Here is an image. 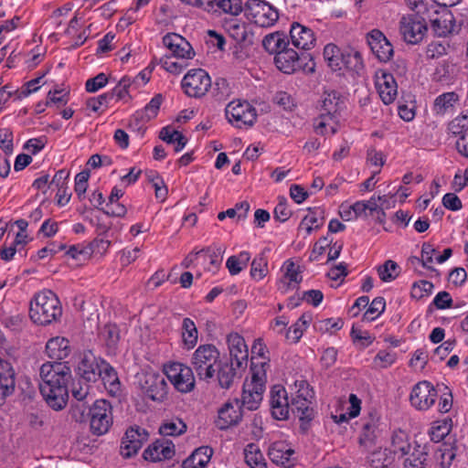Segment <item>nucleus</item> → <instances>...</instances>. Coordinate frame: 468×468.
Listing matches in <instances>:
<instances>
[{
  "instance_id": "1",
  "label": "nucleus",
  "mask_w": 468,
  "mask_h": 468,
  "mask_svg": "<svg viewBox=\"0 0 468 468\" xmlns=\"http://www.w3.org/2000/svg\"><path fill=\"white\" fill-rule=\"evenodd\" d=\"M39 390L47 404L55 410L67 405L70 367L66 363H45L39 369Z\"/></svg>"
},
{
  "instance_id": "2",
  "label": "nucleus",
  "mask_w": 468,
  "mask_h": 468,
  "mask_svg": "<svg viewBox=\"0 0 468 468\" xmlns=\"http://www.w3.org/2000/svg\"><path fill=\"white\" fill-rule=\"evenodd\" d=\"M62 314L60 302L51 291L37 292L30 302L29 316L37 324L48 325Z\"/></svg>"
},
{
  "instance_id": "3",
  "label": "nucleus",
  "mask_w": 468,
  "mask_h": 468,
  "mask_svg": "<svg viewBox=\"0 0 468 468\" xmlns=\"http://www.w3.org/2000/svg\"><path fill=\"white\" fill-rule=\"evenodd\" d=\"M266 365V361H261V368H259L258 366L252 362L251 380L244 383L242 396L239 399L242 408L249 410H255L260 407L265 390L266 373L264 367Z\"/></svg>"
},
{
  "instance_id": "4",
  "label": "nucleus",
  "mask_w": 468,
  "mask_h": 468,
  "mask_svg": "<svg viewBox=\"0 0 468 468\" xmlns=\"http://www.w3.org/2000/svg\"><path fill=\"white\" fill-rule=\"evenodd\" d=\"M314 393L304 379L295 380L293 391L291 394V408L303 423H308L314 417L312 400Z\"/></svg>"
},
{
  "instance_id": "5",
  "label": "nucleus",
  "mask_w": 468,
  "mask_h": 468,
  "mask_svg": "<svg viewBox=\"0 0 468 468\" xmlns=\"http://www.w3.org/2000/svg\"><path fill=\"white\" fill-rule=\"evenodd\" d=\"M274 64L280 71L285 74H293L299 70L314 73L315 70V63L312 55L308 52L297 51L292 48L279 54L278 57H274Z\"/></svg>"
},
{
  "instance_id": "6",
  "label": "nucleus",
  "mask_w": 468,
  "mask_h": 468,
  "mask_svg": "<svg viewBox=\"0 0 468 468\" xmlns=\"http://www.w3.org/2000/svg\"><path fill=\"white\" fill-rule=\"evenodd\" d=\"M219 351L211 344L199 346L191 359L192 369L202 380H207L216 373L215 365L219 360Z\"/></svg>"
},
{
  "instance_id": "7",
  "label": "nucleus",
  "mask_w": 468,
  "mask_h": 468,
  "mask_svg": "<svg viewBox=\"0 0 468 468\" xmlns=\"http://www.w3.org/2000/svg\"><path fill=\"white\" fill-rule=\"evenodd\" d=\"M90 429L92 434H106L113 423L112 406L106 399H97L90 407Z\"/></svg>"
},
{
  "instance_id": "8",
  "label": "nucleus",
  "mask_w": 468,
  "mask_h": 468,
  "mask_svg": "<svg viewBox=\"0 0 468 468\" xmlns=\"http://www.w3.org/2000/svg\"><path fill=\"white\" fill-rule=\"evenodd\" d=\"M245 16L261 27H269L278 20V11L264 0H248L244 4Z\"/></svg>"
},
{
  "instance_id": "9",
  "label": "nucleus",
  "mask_w": 468,
  "mask_h": 468,
  "mask_svg": "<svg viewBox=\"0 0 468 468\" xmlns=\"http://www.w3.org/2000/svg\"><path fill=\"white\" fill-rule=\"evenodd\" d=\"M225 114L228 121L237 128H247L256 121V110L248 101H233L229 102Z\"/></svg>"
},
{
  "instance_id": "10",
  "label": "nucleus",
  "mask_w": 468,
  "mask_h": 468,
  "mask_svg": "<svg viewBox=\"0 0 468 468\" xmlns=\"http://www.w3.org/2000/svg\"><path fill=\"white\" fill-rule=\"evenodd\" d=\"M165 373L177 391L188 393L194 389L195 377L192 367L174 362L165 366Z\"/></svg>"
},
{
  "instance_id": "11",
  "label": "nucleus",
  "mask_w": 468,
  "mask_h": 468,
  "mask_svg": "<svg viewBox=\"0 0 468 468\" xmlns=\"http://www.w3.org/2000/svg\"><path fill=\"white\" fill-rule=\"evenodd\" d=\"M185 93L193 98H201L211 88V79L202 69L189 70L181 82Z\"/></svg>"
},
{
  "instance_id": "12",
  "label": "nucleus",
  "mask_w": 468,
  "mask_h": 468,
  "mask_svg": "<svg viewBox=\"0 0 468 468\" xmlns=\"http://www.w3.org/2000/svg\"><path fill=\"white\" fill-rule=\"evenodd\" d=\"M139 385L144 396L153 401L162 402L167 396V383L158 373L143 374Z\"/></svg>"
},
{
  "instance_id": "13",
  "label": "nucleus",
  "mask_w": 468,
  "mask_h": 468,
  "mask_svg": "<svg viewBox=\"0 0 468 468\" xmlns=\"http://www.w3.org/2000/svg\"><path fill=\"white\" fill-rule=\"evenodd\" d=\"M427 31L425 17L415 15L403 16L399 21V33L408 44L420 42Z\"/></svg>"
},
{
  "instance_id": "14",
  "label": "nucleus",
  "mask_w": 468,
  "mask_h": 468,
  "mask_svg": "<svg viewBox=\"0 0 468 468\" xmlns=\"http://www.w3.org/2000/svg\"><path fill=\"white\" fill-rule=\"evenodd\" d=\"M149 433L139 426L128 429L122 440L120 453L123 458H131L142 448L148 439Z\"/></svg>"
},
{
  "instance_id": "15",
  "label": "nucleus",
  "mask_w": 468,
  "mask_h": 468,
  "mask_svg": "<svg viewBox=\"0 0 468 468\" xmlns=\"http://www.w3.org/2000/svg\"><path fill=\"white\" fill-rule=\"evenodd\" d=\"M437 396V390L429 381H420L413 387L410 400L417 410H427L435 403Z\"/></svg>"
},
{
  "instance_id": "16",
  "label": "nucleus",
  "mask_w": 468,
  "mask_h": 468,
  "mask_svg": "<svg viewBox=\"0 0 468 468\" xmlns=\"http://www.w3.org/2000/svg\"><path fill=\"white\" fill-rule=\"evenodd\" d=\"M270 406L271 416L278 420L289 419L291 400L289 401L286 389L281 385H275L271 388L270 393Z\"/></svg>"
},
{
  "instance_id": "17",
  "label": "nucleus",
  "mask_w": 468,
  "mask_h": 468,
  "mask_svg": "<svg viewBox=\"0 0 468 468\" xmlns=\"http://www.w3.org/2000/svg\"><path fill=\"white\" fill-rule=\"evenodd\" d=\"M101 360L90 350L83 352L80 356L76 374L85 382H95L100 378Z\"/></svg>"
},
{
  "instance_id": "18",
  "label": "nucleus",
  "mask_w": 468,
  "mask_h": 468,
  "mask_svg": "<svg viewBox=\"0 0 468 468\" xmlns=\"http://www.w3.org/2000/svg\"><path fill=\"white\" fill-rule=\"evenodd\" d=\"M242 409L239 399H229L224 403L218 411V428L226 430L238 425L242 420Z\"/></svg>"
},
{
  "instance_id": "19",
  "label": "nucleus",
  "mask_w": 468,
  "mask_h": 468,
  "mask_svg": "<svg viewBox=\"0 0 468 468\" xmlns=\"http://www.w3.org/2000/svg\"><path fill=\"white\" fill-rule=\"evenodd\" d=\"M367 41L371 51L381 62L389 61L394 54L392 44L378 29H373L367 35Z\"/></svg>"
},
{
  "instance_id": "20",
  "label": "nucleus",
  "mask_w": 468,
  "mask_h": 468,
  "mask_svg": "<svg viewBox=\"0 0 468 468\" xmlns=\"http://www.w3.org/2000/svg\"><path fill=\"white\" fill-rule=\"evenodd\" d=\"M163 44L171 52V57L178 59H190L195 51L190 43L176 33H168L163 37Z\"/></svg>"
},
{
  "instance_id": "21",
  "label": "nucleus",
  "mask_w": 468,
  "mask_h": 468,
  "mask_svg": "<svg viewBox=\"0 0 468 468\" xmlns=\"http://www.w3.org/2000/svg\"><path fill=\"white\" fill-rule=\"evenodd\" d=\"M290 39L292 46L300 51L307 52L314 48L316 38L314 31L298 22H293L290 28Z\"/></svg>"
},
{
  "instance_id": "22",
  "label": "nucleus",
  "mask_w": 468,
  "mask_h": 468,
  "mask_svg": "<svg viewBox=\"0 0 468 468\" xmlns=\"http://www.w3.org/2000/svg\"><path fill=\"white\" fill-rule=\"evenodd\" d=\"M380 416L376 410L368 412V415L362 420V431L359 437V442L367 449L371 448L376 443L379 436Z\"/></svg>"
},
{
  "instance_id": "23",
  "label": "nucleus",
  "mask_w": 468,
  "mask_h": 468,
  "mask_svg": "<svg viewBox=\"0 0 468 468\" xmlns=\"http://www.w3.org/2000/svg\"><path fill=\"white\" fill-rule=\"evenodd\" d=\"M268 455L273 463L285 468L292 467L296 462L295 451L285 441L271 443Z\"/></svg>"
},
{
  "instance_id": "24",
  "label": "nucleus",
  "mask_w": 468,
  "mask_h": 468,
  "mask_svg": "<svg viewBox=\"0 0 468 468\" xmlns=\"http://www.w3.org/2000/svg\"><path fill=\"white\" fill-rule=\"evenodd\" d=\"M176 453L175 444L165 438L156 440L144 452V458L150 462L170 460Z\"/></svg>"
},
{
  "instance_id": "25",
  "label": "nucleus",
  "mask_w": 468,
  "mask_h": 468,
  "mask_svg": "<svg viewBox=\"0 0 468 468\" xmlns=\"http://www.w3.org/2000/svg\"><path fill=\"white\" fill-rule=\"evenodd\" d=\"M345 109L346 98L339 91L332 90L323 93L320 112L339 120Z\"/></svg>"
},
{
  "instance_id": "26",
  "label": "nucleus",
  "mask_w": 468,
  "mask_h": 468,
  "mask_svg": "<svg viewBox=\"0 0 468 468\" xmlns=\"http://www.w3.org/2000/svg\"><path fill=\"white\" fill-rule=\"evenodd\" d=\"M430 19L431 27L438 37H447L457 31L455 18L452 12L444 10L441 13L434 12V16L427 15Z\"/></svg>"
},
{
  "instance_id": "27",
  "label": "nucleus",
  "mask_w": 468,
  "mask_h": 468,
  "mask_svg": "<svg viewBox=\"0 0 468 468\" xmlns=\"http://www.w3.org/2000/svg\"><path fill=\"white\" fill-rule=\"evenodd\" d=\"M227 343L230 361L235 362L237 367L247 366L249 350L243 336L238 333H230L227 336Z\"/></svg>"
},
{
  "instance_id": "28",
  "label": "nucleus",
  "mask_w": 468,
  "mask_h": 468,
  "mask_svg": "<svg viewBox=\"0 0 468 468\" xmlns=\"http://www.w3.org/2000/svg\"><path fill=\"white\" fill-rule=\"evenodd\" d=\"M16 387V372L11 363L0 358V405L12 395Z\"/></svg>"
},
{
  "instance_id": "29",
  "label": "nucleus",
  "mask_w": 468,
  "mask_h": 468,
  "mask_svg": "<svg viewBox=\"0 0 468 468\" xmlns=\"http://www.w3.org/2000/svg\"><path fill=\"white\" fill-rule=\"evenodd\" d=\"M291 45V39L284 33L279 31L265 36L262 40L264 49L268 53L273 54L274 57L287 51L292 48Z\"/></svg>"
},
{
  "instance_id": "30",
  "label": "nucleus",
  "mask_w": 468,
  "mask_h": 468,
  "mask_svg": "<svg viewBox=\"0 0 468 468\" xmlns=\"http://www.w3.org/2000/svg\"><path fill=\"white\" fill-rule=\"evenodd\" d=\"M205 9L207 12L224 13L234 16H239L244 9L242 0H207Z\"/></svg>"
},
{
  "instance_id": "31",
  "label": "nucleus",
  "mask_w": 468,
  "mask_h": 468,
  "mask_svg": "<svg viewBox=\"0 0 468 468\" xmlns=\"http://www.w3.org/2000/svg\"><path fill=\"white\" fill-rule=\"evenodd\" d=\"M71 352L69 341L61 336L49 339L46 345L48 356L54 360H62L69 356Z\"/></svg>"
},
{
  "instance_id": "32",
  "label": "nucleus",
  "mask_w": 468,
  "mask_h": 468,
  "mask_svg": "<svg viewBox=\"0 0 468 468\" xmlns=\"http://www.w3.org/2000/svg\"><path fill=\"white\" fill-rule=\"evenodd\" d=\"M379 97L385 104L394 101L397 97V83L390 74H383L377 81Z\"/></svg>"
},
{
  "instance_id": "33",
  "label": "nucleus",
  "mask_w": 468,
  "mask_h": 468,
  "mask_svg": "<svg viewBox=\"0 0 468 468\" xmlns=\"http://www.w3.org/2000/svg\"><path fill=\"white\" fill-rule=\"evenodd\" d=\"M284 274L281 280V289L287 292L290 289L297 288L298 284L303 281L300 266L293 261H287L284 263Z\"/></svg>"
},
{
  "instance_id": "34",
  "label": "nucleus",
  "mask_w": 468,
  "mask_h": 468,
  "mask_svg": "<svg viewBox=\"0 0 468 468\" xmlns=\"http://www.w3.org/2000/svg\"><path fill=\"white\" fill-rule=\"evenodd\" d=\"M163 101L161 94H156L142 110L136 111L133 114V121L136 124L145 123L152 119L155 118L158 114L160 106Z\"/></svg>"
},
{
  "instance_id": "35",
  "label": "nucleus",
  "mask_w": 468,
  "mask_h": 468,
  "mask_svg": "<svg viewBox=\"0 0 468 468\" xmlns=\"http://www.w3.org/2000/svg\"><path fill=\"white\" fill-rule=\"evenodd\" d=\"M213 450L207 446L196 449L193 453L183 462V468H204L210 461Z\"/></svg>"
},
{
  "instance_id": "36",
  "label": "nucleus",
  "mask_w": 468,
  "mask_h": 468,
  "mask_svg": "<svg viewBox=\"0 0 468 468\" xmlns=\"http://www.w3.org/2000/svg\"><path fill=\"white\" fill-rule=\"evenodd\" d=\"M224 27L229 35L238 43L250 41V37L252 36L248 25L238 19H230L226 21Z\"/></svg>"
},
{
  "instance_id": "37",
  "label": "nucleus",
  "mask_w": 468,
  "mask_h": 468,
  "mask_svg": "<svg viewBox=\"0 0 468 468\" xmlns=\"http://www.w3.org/2000/svg\"><path fill=\"white\" fill-rule=\"evenodd\" d=\"M338 124V119L325 116L323 112H320L313 122L314 130L319 135L335 134L337 132Z\"/></svg>"
},
{
  "instance_id": "38",
  "label": "nucleus",
  "mask_w": 468,
  "mask_h": 468,
  "mask_svg": "<svg viewBox=\"0 0 468 468\" xmlns=\"http://www.w3.org/2000/svg\"><path fill=\"white\" fill-rule=\"evenodd\" d=\"M324 211L320 208H315L309 211V213L302 219L298 230H304L306 236L310 235L314 230L318 229L324 225Z\"/></svg>"
},
{
  "instance_id": "39",
  "label": "nucleus",
  "mask_w": 468,
  "mask_h": 468,
  "mask_svg": "<svg viewBox=\"0 0 468 468\" xmlns=\"http://www.w3.org/2000/svg\"><path fill=\"white\" fill-rule=\"evenodd\" d=\"M458 101L459 95L456 92H444L436 97L432 110L437 115H444L453 110Z\"/></svg>"
},
{
  "instance_id": "40",
  "label": "nucleus",
  "mask_w": 468,
  "mask_h": 468,
  "mask_svg": "<svg viewBox=\"0 0 468 468\" xmlns=\"http://www.w3.org/2000/svg\"><path fill=\"white\" fill-rule=\"evenodd\" d=\"M122 196V190L116 186L113 187L109 197V201L106 203L105 207L102 208V211L108 216L123 217L126 214V207L119 202L120 197Z\"/></svg>"
},
{
  "instance_id": "41",
  "label": "nucleus",
  "mask_w": 468,
  "mask_h": 468,
  "mask_svg": "<svg viewBox=\"0 0 468 468\" xmlns=\"http://www.w3.org/2000/svg\"><path fill=\"white\" fill-rule=\"evenodd\" d=\"M181 335L184 346L192 349L197 343L198 332L194 321L185 317L181 325Z\"/></svg>"
},
{
  "instance_id": "42",
  "label": "nucleus",
  "mask_w": 468,
  "mask_h": 468,
  "mask_svg": "<svg viewBox=\"0 0 468 468\" xmlns=\"http://www.w3.org/2000/svg\"><path fill=\"white\" fill-rule=\"evenodd\" d=\"M268 252H270V249L265 248L255 256L251 262L250 276L255 281L262 280L268 273Z\"/></svg>"
},
{
  "instance_id": "43",
  "label": "nucleus",
  "mask_w": 468,
  "mask_h": 468,
  "mask_svg": "<svg viewBox=\"0 0 468 468\" xmlns=\"http://www.w3.org/2000/svg\"><path fill=\"white\" fill-rule=\"evenodd\" d=\"M246 463L250 468H267V463L258 445L249 443L244 449Z\"/></svg>"
},
{
  "instance_id": "44",
  "label": "nucleus",
  "mask_w": 468,
  "mask_h": 468,
  "mask_svg": "<svg viewBox=\"0 0 468 468\" xmlns=\"http://www.w3.org/2000/svg\"><path fill=\"white\" fill-rule=\"evenodd\" d=\"M433 452L434 461L441 468H449L456 455L453 447L446 443L437 445Z\"/></svg>"
},
{
  "instance_id": "45",
  "label": "nucleus",
  "mask_w": 468,
  "mask_h": 468,
  "mask_svg": "<svg viewBox=\"0 0 468 468\" xmlns=\"http://www.w3.org/2000/svg\"><path fill=\"white\" fill-rule=\"evenodd\" d=\"M187 426L179 418H172L165 420L159 427V432L164 437L180 436L186 431Z\"/></svg>"
},
{
  "instance_id": "46",
  "label": "nucleus",
  "mask_w": 468,
  "mask_h": 468,
  "mask_svg": "<svg viewBox=\"0 0 468 468\" xmlns=\"http://www.w3.org/2000/svg\"><path fill=\"white\" fill-rule=\"evenodd\" d=\"M237 368L238 367L233 361L221 364L218 367V384L222 388L228 389L231 387L237 375Z\"/></svg>"
},
{
  "instance_id": "47",
  "label": "nucleus",
  "mask_w": 468,
  "mask_h": 468,
  "mask_svg": "<svg viewBox=\"0 0 468 468\" xmlns=\"http://www.w3.org/2000/svg\"><path fill=\"white\" fill-rule=\"evenodd\" d=\"M410 449L408 434L401 430L395 431L391 437V451L394 454L403 457L409 453Z\"/></svg>"
},
{
  "instance_id": "48",
  "label": "nucleus",
  "mask_w": 468,
  "mask_h": 468,
  "mask_svg": "<svg viewBox=\"0 0 468 468\" xmlns=\"http://www.w3.org/2000/svg\"><path fill=\"white\" fill-rule=\"evenodd\" d=\"M343 55L344 53L335 44H327L324 48V58L334 71L341 70Z\"/></svg>"
},
{
  "instance_id": "49",
  "label": "nucleus",
  "mask_w": 468,
  "mask_h": 468,
  "mask_svg": "<svg viewBox=\"0 0 468 468\" xmlns=\"http://www.w3.org/2000/svg\"><path fill=\"white\" fill-rule=\"evenodd\" d=\"M250 260V253L249 251H240L238 255L230 256L226 262L231 275L239 274L243 269H245Z\"/></svg>"
},
{
  "instance_id": "50",
  "label": "nucleus",
  "mask_w": 468,
  "mask_h": 468,
  "mask_svg": "<svg viewBox=\"0 0 468 468\" xmlns=\"http://www.w3.org/2000/svg\"><path fill=\"white\" fill-rule=\"evenodd\" d=\"M100 370L99 378L102 379L105 386H109L111 391H116L119 388L120 382L115 369L105 360H101Z\"/></svg>"
},
{
  "instance_id": "51",
  "label": "nucleus",
  "mask_w": 468,
  "mask_h": 468,
  "mask_svg": "<svg viewBox=\"0 0 468 468\" xmlns=\"http://www.w3.org/2000/svg\"><path fill=\"white\" fill-rule=\"evenodd\" d=\"M426 446L421 448L418 446V448L414 449L412 453L405 460L404 467L405 468H425L426 461L428 453L425 451Z\"/></svg>"
},
{
  "instance_id": "52",
  "label": "nucleus",
  "mask_w": 468,
  "mask_h": 468,
  "mask_svg": "<svg viewBox=\"0 0 468 468\" xmlns=\"http://www.w3.org/2000/svg\"><path fill=\"white\" fill-rule=\"evenodd\" d=\"M363 59L359 52L354 51L344 53L341 69L345 68L350 71L358 73L363 69Z\"/></svg>"
},
{
  "instance_id": "53",
  "label": "nucleus",
  "mask_w": 468,
  "mask_h": 468,
  "mask_svg": "<svg viewBox=\"0 0 468 468\" xmlns=\"http://www.w3.org/2000/svg\"><path fill=\"white\" fill-rule=\"evenodd\" d=\"M378 273L382 282H389L399 276V266L394 261L388 260L378 268Z\"/></svg>"
},
{
  "instance_id": "54",
  "label": "nucleus",
  "mask_w": 468,
  "mask_h": 468,
  "mask_svg": "<svg viewBox=\"0 0 468 468\" xmlns=\"http://www.w3.org/2000/svg\"><path fill=\"white\" fill-rule=\"evenodd\" d=\"M101 336L107 347L114 350L120 340V330L116 324H106L101 332Z\"/></svg>"
},
{
  "instance_id": "55",
  "label": "nucleus",
  "mask_w": 468,
  "mask_h": 468,
  "mask_svg": "<svg viewBox=\"0 0 468 468\" xmlns=\"http://www.w3.org/2000/svg\"><path fill=\"white\" fill-rule=\"evenodd\" d=\"M134 85V80H132L130 77L124 76L122 77L118 84L109 91V94H112V100L113 97H116L118 100H125L130 99L129 95V88Z\"/></svg>"
},
{
  "instance_id": "56",
  "label": "nucleus",
  "mask_w": 468,
  "mask_h": 468,
  "mask_svg": "<svg viewBox=\"0 0 468 468\" xmlns=\"http://www.w3.org/2000/svg\"><path fill=\"white\" fill-rule=\"evenodd\" d=\"M435 252L436 250L433 246L425 242L421 247V258L419 259L418 257H413L412 261L420 262L423 267L434 272L436 276H439V271L435 268L429 266L430 263L433 262V255Z\"/></svg>"
},
{
  "instance_id": "57",
  "label": "nucleus",
  "mask_w": 468,
  "mask_h": 468,
  "mask_svg": "<svg viewBox=\"0 0 468 468\" xmlns=\"http://www.w3.org/2000/svg\"><path fill=\"white\" fill-rule=\"evenodd\" d=\"M212 96L218 101H226L231 94V89L226 79L218 78L216 80L214 85H211Z\"/></svg>"
},
{
  "instance_id": "58",
  "label": "nucleus",
  "mask_w": 468,
  "mask_h": 468,
  "mask_svg": "<svg viewBox=\"0 0 468 468\" xmlns=\"http://www.w3.org/2000/svg\"><path fill=\"white\" fill-rule=\"evenodd\" d=\"M385 299L383 297H376L375 299H373L367 310L364 314L363 321H374L385 311Z\"/></svg>"
},
{
  "instance_id": "59",
  "label": "nucleus",
  "mask_w": 468,
  "mask_h": 468,
  "mask_svg": "<svg viewBox=\"0 0 468 468\" xmlns=\"http://www.w3.org/2000/svg\"><path fill=\"white\" fill-rule=\"evenodd\" d=\"M449 133L461 138L468 133V116L463 115L454 118L448 125Z\"/></svg>"
},
{
  "instance_id": "60",
  "label": "nucleus",
  "mask_w": 468,
  "mask_h": 468,
  "mask_svg": "<svg viewBox=\"0 0 468 468\" xmlns=\"http://www.w3.org/2000/svg\"><path fill=\"white\" fill-rule=\"evenodd\" d=\"M449 45L441 41H432L426 48V57L429 59L439 58L447 54Z\"/></svg>"
},
{
  "instance_id": "61",
  "label": "nucleus",
  "mask_w": 468,
  "mask_h": 468,
  "mask_svg": "<svg viewBox=\"0 0 468 468\" xmlns=\"http://www.w3.org/2000/svg\"><path fill=\"white\" fill-rule=\"evenodd\" d=\"M203 250L204 251L201 256L204 257V260H208L210 264L217 268L222 261V254L224 253L225 249L222 247L214 246Z\"/></svg>"
},
{
  "instance_id": "62",
  "label": "nucleus",
  "mask_w": 468,
  "mask_h": 468,
  "mask_svg": "<svg viewBox=\"0 0 468 468\" xmlns=\"http://www.w3.org/2000/svg\"><path fill=\"white\" fill-rule=\"evenodd\" d=\"M396 353L387 350H380L374 358V364L380 368H387L395 363Z\"/></svg>"
},
{
  "instance_id": "63",
  "label": "nucleus",
  "mask_w": 468,
  "mask_h": 468,
  "mask_svg": "<svg viewBox=\"0 0 468 468\" xmlns=\"http://www.w3.org/2000/svg\"><path fill=\"white\" fill-rule=\"evenodd\" d=\"M107 83L108 77L106 74L99 73L86 81L85 89L88 92L93 93L105 87Z\"/></svg>"
},
{
  "instance_id": "64",
  "label": "nucleus",
  "mask_w": 468,
  "mask_h": 468,
  "mask_svg": "<svg viewBox=\"0 0 468 468\" xmlns=\"http://www.w3.org/2000/svg\"><path fill=\"white\" fill-rule=\"evenodd\" d=\"M67 255L77 261H85L90 257V248L88 245H72L67 250Z\"/></svg>"
}]
</instances>
